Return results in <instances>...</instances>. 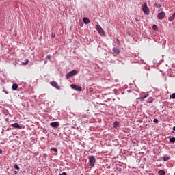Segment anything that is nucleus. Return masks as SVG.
Wrapping results in <instances>:
<instances>
[{
    "label": "nucleus",
    "instance_id": "7c9ffc66",
    "mask_svg": "<svg viewBox=\"0 0 175 175\" xmlns=\"http://www.w3.org/2000/svg\"><path fill=\"white\" fill-rule=\"evenodd\" d=\"M173 131H175V126L173 127Z\"/></svg>",
    "mask_w": 175,
    "mask_h": 175
},
{
    "label": "nucleus",
    "instance_id": "5701e85b",
    "mask_svg": "<svg viewBox=\"0 0 175 175\" xmlns=\"http://www.w3.org/2000/svg\"><path fill=\"white\" fill-rule=\"evenodd\" d=\"M14 169H16V170H20V167H18V165H15L14 166Z\"/></svg>",
    "mask_w": 175,
    "mask_h": 175
},
{
    "label": "nucleus",
    "instance_id": "dca6fc26",
    "mask_svg": "<svg viewBox=\"0 0 175 175\" xmlns=\"http://www.w3.org/2000/svg\"><path fill=\"white\" fill-rule=\"evenodd\" d=\"M71 88H72V90H77V91H79V90H77V86L76 85L72 84L70 85Z\"/></svg>",
    "mask_w": 175,
    "mask_h": 175
},
{
    "label": "nucleus",
    "instance_id": "7ed1b4c3",
    "mask_svg": "<svg viewBox=\"0 0 175 175\" xmlns=\"http://www.w3.org/2000/svg\"><path fill=\"white\" fill-rule=\"evenodd\" d=\"M142 10H143V12L145 14H146L147 16H148L150 14V8H148V7L147 6V4H144L143 6H142Z\"/></svg>",
    "mask_w": 175,
    "mask_h": 175
},
{
    "label": "nucleus",
    "instance_id": "a878e982",
    "mask_svg": "<svg viewBox=\"0 0 175 175\" xmlns=\"http://www.w3.org/2000/svg\"><path fill=\"white\" fill-rule=\"evenodd\" d=\"M59 175H67V174H66V172H64L62 174H59Z\"/></svg>",
    "mask_w": 175,
    "mask_h": 175
},
{
    "label": "nucleus",
    "instance_id": "4468645a",
    "mask_svg": "<svg viewBox=\"0 0 175 175\" xmlns=\"http://www.w3.org/2000/svg\"><path fill=\"white\" fill-rule=\"evenodd\" d=\"M83 21L84 24H90V19L88 18H83Z\"/></svg>",
    "mask_w": 175,
    "mask_h": 175
},
{
    "label": "nucleus",
    "instance_id": "b1692460",
    "mask_svg": "<svg viewBox=\"0 0 175 175\" xmlns=\"http://www.w3.org/2000/svg\"><path fill=\"white\" fill-rule=\"evenodd\" d=\"M153 122L158 124V119H154Z\"/></svg>",
    "mask_w": 175,
    "mask_h": 175
},
{
    "label": "nucleus",
    "instance_id": "c85d7f7f",
    "mask_svg": "<svg viewBox=\"0 0 175 175\" xmlns=\"http://www.w3.org/2000/svg\"><path fill=\"white\" fill-rule=\"evenodd\" d=\"M44 64H47V60H44Z\"/></svg>",
    "mask_w": 175,
    "mask_h": 175
},
{
    "label": "nucleus",
    "instance_id": "9d476101",
    "mask_svg": "<svg viewBox=\"0 0 175 175\" xmlns=\"http://www.w3.org/2000/svg\"><path fill=\"white\" fill-rule=\"evenodd\" d=\"M11 126H13V128H17L18 129H21V126L18 124V123H14L11 124Z\"/></svg>",
    "mask_w": 175,
    "mask_h": 175
},
{
    "label": "nucleus",
    "instance_id": "ddd939ff",
    "mask_svg": "<svg viewBox=\"0 0 175 175\" xmlns=\"http://www.w3.org/2000/svg\"><path fill=\"white\" fill-rule=\"evenodd\" d=\"M169 159H170V157H169L166 154L163 157L164 162H167L169 161Z\"/></svg>",
    "mask_w": 175,
    "mask_h": 175
},
{
    "label": "nucleus",
    "instance_id": "4be33fe9",
    "mask_svg": "<svg viewBox=\"0 0 175 175\" xmlns=\"http://www.w3.org/2000/svg\"><path fill=\"white\" fill-rule=\"evenodd\" d=\"M171 99H175V93H173L172 95H170Z\"/></svg>",
    "mask_w": 175,
    "mask_h": 175
},
{
    "label": "nucleus",
    "instance_id": "39448f33",
    "mask_svg": "<svg viewBox=\"0 0 175 175\" xmlns=\"http://www.w3.org/2000/svg\"><path fill=\"white\" fill-rule=\"evenodd\" d=\"M96 29H97L98 32L103 35V33H105V31H103V29L100 25H96Z\"/></svg>",
    "mask_w": 175,
    "mask_h": 175
},
{
    "label": "nucleus",
    "instance_id": "393cba45",
    "mask_svg": "<svg viewBox=\"0 0 175 175\" xmlns=\"http://www.w3.org/2000/svg\"><path fill=\"white\" fill-rule=\"evenodd\" d=\"M46 59H51V56L47 55V56H46Z\"/></svg>",
    "mask_w": 175,
    "mask_h": 175
},
{
    "label": "nucleus",
    "instance_id": "bb28decb",
    "mask_svg": "<svg viewBox=\"0 0 175 175\" xmlns=\"http://www.w3.org/2000/svg\"><path fill=\"white\" fill-rule=\"evenodd\" d=\"M156 6H157V8H161V4H158V5L156 4Z\"/></svg>",
    "mask_w": 175,
    "mask_h": 175
},
{
    "label": "nucleus",
    "instance_id": "412c9836",
    "mask_svg": "<svg viewBox=\"0 0 175 175\" xmlns=\"http://www.w3.org/2000/svg\"><path fill=\"white\" fill-rule=\"evenodd\" d=\"M152 28H153L154 31H157V29H158V27H157L156 25H153Z\"/></svg>",
    "mask_w": 175,
    "mask_h": 175
},
{
    "label": "nucleus",
    "instance_id": "c756f323",
    "mask_svg": "<svg viewBox=\"0 0 175 175\" xmlns=\"http://www.w3.org/2000/svg\"><path fill=\"white\" fill-rule=\"evenodd\" d=\"M2 152H3L2 150L0 149V154H2Z\"/></svg>",
    "mask_w": 175,
    "mask_h": 175
},
{
    "label": "nucleus",
    "instance_id": "a211bd4d",
    "mask_svg": "<svg viewBox=\"0 0 175 175\" xmlns=\"http://www.w3.org/2000/svg\"><path fill=\"white\" fill-rule=\"evenodd\" d=\"M28 62H29V61L28 59H26L25 62H22V65H28Z\"/></svg>",
    "mask_w": 175,
    "mask_h": 175
},
{
    "label": "nucleus",
    "instance_id": "aec40b11",
    "mask_svg": "<svg viewBox=\"0 0 175 175\" xmlns=\"http://www.w3.org/2000/svg\"><path fill=\"white\" fill-rule=\"evenodd\" d=\"M51 150L55 151V152H58V149H57L56 148H52Z\"/></svg>",
    "mask_w": 175,
    "mask_h": 175
},
{
    "label": "nucleus",
    "instance_id": "423d86ee",
    "mask_svg": "<svg viewBox=\"0 0 175 175\" xmlns=\"http://www.w3.org/2000/svg\"><path fill=\"white\" fill-rule=\"evenodd\" d=\"M50 84L52 85V87H55V88H57V90H59V85H58L57 82L52 81L50 83Z\"/></svg>",
    "mask_w": 175,
    "mask_h": 175
},
{
    "label": "nucleus",
    "instance_id": "1a4fd4ad",
    "mask_svg": "<svg viewBox=\"0 0 175 175\" xmlns=\"http://www.w3.org/2000/svg\"><path fill=\"white\" fill-rule=\"evenodd\" d=\"M113 54H120V49H118L117 47H114L112 49Z\"/></svg>",
    "mask_w": 175,
    "mask_h": 175
},
{
    "label": "nucleus",
    "instance_id": "2eb2a0df",
    "mask_svg": "<svg viewBox=\"0 0 175 175\" xmlns=\"http://www.w3.org/2000/svg\"><path fill=\"white\" fill-rule=\"evenodd\" d=\"M120 126V123L116 121L113 122V128H118Z\"/></svg>",
    "mask_w": 175,
    "mask_h": 175
},
{
    "label": "nucleus",
    "instance_id": "9b49d317",
    "mask_svg": "<svg viewBox=\"0 0 175 175\" xmlns=\"http://www.w3.org/2000/svg\"><path fill=\"white\" fill-rule=\"evenodd\" d=\"M18 88V85H17V83H14L12 86V90H13V91L17 90Z\"/></svg>",
    "mask_w": 175,
    "mask_h": 175
},
{
    "label": "nucleus",
    "instance_id": "f3484780",
    "mask_svg": "<svg viewBox=\"0 0 175 175\" xmlns=\"http://www.w3.org/2000/svg\"><path fill=\"white\" fill-rule=\"evenodd\" d=\"M158 174H159V175H165V174H166V173H165V171H163V170H159V171L158 172Z\"/></svg>",
    "mask_w": 175,
    "mask_h": 175
},
{
    "label": "nucleus",
    "instance_id": "2f4dec72",
    "mask_svg": "<svg viewBox=\"0 0 175 175\" xmlns=\"http://www.w3.org/2000/svg\"><path fill=\"white\" fill-rule=\"evenodd\" d=\"M14 173H15V174H17V172L15 171Z\"/></svg>",
    "mask_w": 175,
    "mask_h": 175
},
{
    "label": "nucleus",
    "instance_id": "f03ea898",
    "mask_svg": "<svg viewBox=\"0 0 175 175\" xmlns=\"http://www.w3.org/2000/svg\"><path fill=\"white\" fill-rule=\"evenodd\" d=\"M88 159H89L90 166H91V167H94V166H95V163L96 162V159H95V157L90 156Z\"/></svg>",
    "mask_w": 175,
    "mask_h": 175
},
{
    "label": "nucleus",
    "instance_id": "6ab92c4d",
    "mask_svg": "<svg viewBox=\"0 0 175 175\" xmlns=\"http://www.w3.org/2000/svg\"><path fill=\"white\" fill-rule=\"evenodd\" d=\"M170 143H175V137L170 138Z\"/></svg>",
    "mask_w": 175,
    "mask_h": 175
},
{
    "label": "nucleus",
    "instance_id": "20e7f679",
    "mask_svg": "<svg viewBox=\"0 0 175 175\" xmlns=\"http://www.w3.org/2000/svg\"><path fill=\"white\" fill-rule=\"evenodd\" d=\"M165 16H166V14H165V12L162 11L161 12L158 13L157 18L159 20H163V18H165Z\"/></svg>",
    "mask_w": 175,
    "mask_h": 175
},
{
    "label": "nucleus",
    "instance_id": "0eeeda50",
    "mask_svg": "<svg viewBox=\"0 0 175 175\" xmlns=\"http://www.w3.org/2000/svg\"><path fill=\"white\" fill-rule=\"evenodd\" d=\"M51 126H52V128H58V126H59V123L57 122H51Z\"/></svg>",
    "mask_w": 175,
    "mask_h": 175
},
{
    "label": "nucleus",
    "instance_id": "6e6552de",
    "mask_svg": "<svg viewBox=\"0 0 175 175\" xmlns=\"http://www.w3.org/2000/svg\"><path fill=\"white\" fill-rule=\"evenodd\" d=\"M148 92H147L144 96L138 98V99H139L141 102H143L146 98H148Z\"/></svg>",
    "mask_w": 175,
    "mask_h": 175
},
{
    "label": "nucleus",
    "instance_id": "cd10ccee",
    "mask_svg": "<svg viewBox=\"0 0 175 175\" xmlns=\"http://www.w3.org/2000/svg\"><path fill=\"white\" fill-rule=\"evenodd\" d=\"M53 38H55V34H52Z\"/></svg>",
    "mask_w": 175,
    "mask_h": 175
},
{
    "label": "nucleus",
    "instance_id": "f8f14e48",
    "mask_svg": "<svg viewBox=\"0 0 175 175\" xmlns=\"http://www.w3.org/2000/svg\"><path fill=\"white\" fill-rule=\"evenodd\" d=\"M175 18V12L168 18V21H173Z\"/></svg>",
    "mask_w": 175,
    "mask_h": 175
},
{
    "label": "nucleus",
    "instance_id": "f257e3e1",
    "mask_svg": "<svg viewBox=\"0 0 175 175\" xmlns=\"http://www.w3.org/2000/svg\"><path fill=\"white\" fill-rule=\"evenodd\" d=\"M77 75V70H72V71H70L68 74L66 75V77L67 80H69L70 77H72V76H76Z\"/></svg>",
    "mask_w": 175,
    "mask_h": 175
}]
</instances>
